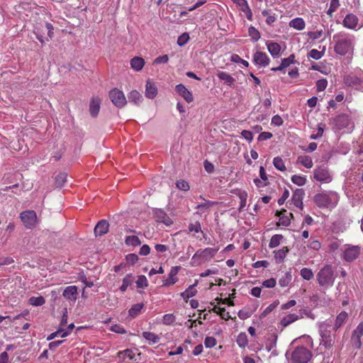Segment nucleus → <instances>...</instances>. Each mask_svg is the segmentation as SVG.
<instances>
[{
    "label": "nucleus",
    "instance_id": "12",
    "mask_svg": "<svg viewBox=\"0 0 363 363\" xmlns=\"http://www.w3.org/2000/svg\"><path fill=\"white\" fill-rule=\"evenodd\" d=\"M252 62L257 66L266 67L269 65L270 59L265 52L257 51L253 55Z\"/></svg>",
    "mask_w": 363,
    "mask_h": 363
},
{
    "label": "nucleus",
    "instance_id": "20",
    "mask_svg": "<svg viewBox=\"0 0 363 363\" xmlns=\"http://www.w3.org/2000/svg\"><path fill=\"white\" fill-rule=\"evenodd\" d=\"M358 18L353 13H349L345 17L342 24L345 28L354 29L358 24Z\"/></svg>",
    "mask_w": 363,
    "mask_h": 363
},
{
    "label": "nucleus",
    "instance_id": "6",
    "mask_svg": "<svg viewBox=\"0 0 363 363\" xmlns=\"http://www.w3.org/2000/svg\"><path fill=\"white\" fill-rule=\"evenodd\" d=\"M347 86L363 91V72L351 73L344 78Z\"/></svg>",
    "mask_w": 363,
    "mask_h": 363
},
{
    "label": "nucleus",
    "instance_id": "30",
    "mask_svg": "<svg viewBox=\"0 0 363 363\" xmlns=\"http://www.w3.org/2000/svg\"><path fill=\"white\" fill-rule=\"evenodd\" d=\"M217 203L213 201H206L203 203H200L196 206V213L197 214H203L206 212L209 208L213 206H215Z\"/></svg>",
    "mask_w": 363,
    "mask_h": 363
},
{
    "label": "nucleus",
    "instance_id": "5",
    "mask_svg": "<svg viewBox=\"0 0 363 363\" xmlns=\"http://www.w3.org/2000/svg\"><path fill=\"white\" fill-rule=\"evenodd\" d=\"M218 251V248L213 247H206L203 250H198L192 256L190 265L191 267H199L209 262L215 257Z\"/></svg>",
    "mask_w": 363,
    "mask_h": 363
},
{
    "label": "nucleus",
    "instance_id": "27",
    "mask_svg": "<svg viewBox=\"0 0 363 363\" xmlns=\"http://www.w3.org/2000/svg\"><path fill=\"white\" fill-rule=\"evenodd\" d=\"M266 45L268 51L273 57H279L281 51V46L279 43L269 41L266 43Z\"/></svg>",
    "mask_w": 363,
    "mask_h": 363
},
{
    "label": "nucleus",
    "instance_id": "62",
    "mask_svg": "<svg viewBox=\"0 0 363 363\" xmlns=\"http://www.w3.org/2000/svg\"><path fill=\"white\" fill-rule=\"evenodd\" d=\"M298 315H303V318L307 317L311 320H314L315 318V314L311 311V310L308 308H303L300 310Z\"/></svg>",
    "mask_w": 363,
    "mask_h": 363
},
{
    "label": "nucleus",
    "instance_id": "39",
    "mask_svg": "<svg viewBox=\"0 0 363 363\" xmlns=\"http://www.w3.org/2000/svg\"><path fill=\"white\" fill-rule=\"evenodd\" d=\"M292 280L291 272H286L279 280V284L281 287L288 286Z\"/></svg>",
    "mask_w": 363,
    "mask_h": 363
},
{
    "label": "nucleus",
    "instance_id": "14",
    "mask_svg": "<svg viewBox=\"0 0 363 363\" xmlns=\"http://www.w3.org/2000/svg\"><path fill=\"white\" fill-rule=\"evenodd\" d=\"M304 196L305 191L303 189H296L294 191L291 197L293 204L300 210H303V199Z\"/></svg>",
    "mask_w": 363,
    "mask_h": 363
},
{
    "label": "nucleus",
    "instance_id": "19",
    "mask_svg": "<svg viewBox=\"0 0 363 363\" xmlns=\"http://www.w3.org/2000/svg\"><path fill=\"white\" fill-rule=\"evenodd\" d=\"M301 318H303V315H298L296 313H290V314H288L287 315L283 317L281 319L279 324L283 328H286V327L289 326V325H291V323H293L296 322V320L301 319Z\"/></svg>",
    "mask_w": 363,
    "mask_h": 363
},
{
    "label": "nucleus",
    "instance_id": "7",
    "mask_svg": "<svg viewBox=\"0 0 363 363\" xmlns=\"http://www.w3.org/2000/svg\"><path fill=\"white\" fill-rule=\"evenodd\" d=\"M311 357V352L303 346L295 348L291 354L292 363H307Z\"/></svg>",
    "mask_w": 363,
    "mask_h": 363
},
{
    "label": "nucleus",
    "instance_id": "33",
    "mask_svg": "<svg viewBox=\"0 0 363 363\" xmlns=\"http://www.w3.org/2000/svg\"><path fill=\"white\" fill-rule=\"evenodd\" d=\"M143 307L144 304L143 303L133 304L128 311L129 316L132 318H135L140 314Z\"/></svg>",
    "mask_w": 363,
    "mask_h": 363
},
{
    "label": "nucleus",
    "instance_id": "2",
    "mask_svg": "<svg viewBox=\"0 0 363 363\" xmlns=\"http://www.w3.org/2000/svg\"><path fill=\"white\" fill-rule=\"evenodd\" d=\"M339 194L333 191H323L317 194L313 197V201L321 208H333L339 202Z\"/></svg>",
    "mask_w": 363,
    "mask_h": 363
},
{
    "label": "nucleus",
    "instance_id": "22",
    "mask_svg": "<svg viewBox=\"0 0 363 363\" xmlns=\"http://www.w3.org/2000/svg\"><path fill=\"white\" fill-rule=\"evenodd\" d=\"M62 296L67 300L75 301L77 298V287L76 286H67L63 291Z\"/></svg>",
    "mask_w": 363,
    "mask_h": 363
},
{
    "label": "nucleus",
    "instance_id": "16",
    "mask_svg": "<svg viewBox=\"0 0 363 363\" xmlns=\"http://www.w3.org/2000/svg\"><path fill=\"white\" fill-rule=\"evenodd\" d=\"M154 216L157 222L162 223L167 226L173 223L172 218L162 209H156L154 211Z\"/></svg>",
    "mask_w": 363,
    "mask_h": 363
},
{
    "label": "nucleus",
    "instance_id": "28",
    "mask_svg": "<svg viewBox=\"0 0 363 363\" xmlns=\"http://www.w3.org/2000/svg\"><path fill=\"white\" fill-rule=\"evenodd\" d=\"M145 63L144 59L140 57H134L130 62L131 68L136 72L142 70Z\"/></svg>",
    "mask_w": 363,
    "mask_h": 363
},
{
    "label": "nucleus",
    "instance_id": "37",
    "mask_svg": "<svg viewBox=\"0 0 363 363\" xmlns=\"http://www.w3.org/2000/svg\"><path fill=\"white\" fill-rule=\"evenodd\" d=\"M298 162L301 164L306 168L310 169L313 167V161L310 156L308 155H301L299 156L297 159Z\"/></svg>",
    "mask_w": 363,
    "mask_h": 363
},
{
    "label": "nucleus",
    "instance_id": "58",
    "mask_svg": "<svg viewBox=\"0 0 363 363\" xmlns=\"http://www.w3.org/2000/svg\"><path fill=\"white\" fill-rule=\"evenodd\" d=\"M236 342L240 347H245L247 345V335L245 333L240 334Z\"/></svg>",
    "mask_w": 363,
    "mask_h": 363
},
{
    "label": "nucleus",
    "instance_id": "43",
    "mask_svg": "<svg viewBox=\"0 0 363 363\" xmlns=\"http://www.w3.org/2000/svg\"><path fill=\"white\" fill-rule=\"evenodd\" d=\"M125 242L129 246H139L141 244V241L138 236L129 235L125 238Z\"/></svg>",
    "mask_w": 363,
    "mask_h": 363
},
{
    "label": "nucleus",
    "instance_id": "56",
    "mask_svg": "<svg viewBox=\"0 0 363 363\" xmlns=\"http://www.w3.org/2000/svg\"><path fill=\"white\" fill-rule=\"evenodd\" d=\"M323 34V29H320V30H316L315 31H309L308 33V36L309 37L310 39L314 40H317V39H319Z\"/></svg>",
    "mask_w": 363,
    "mask_h": 363
},
{
    "label": "nucleus",
    "instance_id": "25",
    "mask_svg": "<svg viewBox=\"0 0 363 363\" xmlns=\"http://www.w3.org/2000/svg\"><path fill=\"white\" fill-rule=\"evenodd\" d=\"M101 99L98 97L92 98L89 104L90 114L93 117H96L100 111Z\"/></svg>",
    "mask_w": 363,
    "mask_h": 363
},
{
    "label": "nucleus",
    "instance_id": "45",
    "mask_svg": "<svg viewBox=\"0 0 363 363\" xmlns=\"http://www.w3.org/2000/svg\"><path fill=\"white\" fill-rule=\"evenodd\" d=\"M273 164L279 171L284 172L286 169L284 162L280 157H275L274 158Z\"/></svg>",
    "mask_w": 363,
    "mask_h": 363
},
{
    "label": "nucleus",
    "instance_id": "44",
    "mask_svg": "<svg viewBox=\"0 0 363 363\" xmlns=\"http://www.w3.org/2000/svg\"><path fill=\"white\" fill-rule=\"evenodd\" d=\"M29 303L33 306H41L45 303L43 296H32L29 298Z\"/></svg>",
    "mask_w": 363,
    "mask_h": 363
},
{
    "label": "nucleus",
    "instance_id": "46",
    "mask_svg": "<svg viewBox=\"0 0 363 363\" xmlns=\"http://www.w3.org/2000/svg\"><path fill=\"white\" fill-rule=\"evenodd\" d=\"M248 34L254 42H257L261 37L259 30L252 26L248 28Z\"/></svg>",
    "mask_w": 363,
    "mask_h": 363
},
{
    "label": "nucleus",
    "instance_id": "41",
    "mask_svg": "<svg viewBox=\"0 0 363 363\" xmlns=\"http://www.w3.org/2000/svg\"><path fill=\"white\" fill-rule=\"evenodd\" d=\"M263 16H266V23L269 26H272L277 20V16L275 13L271 14V11L264 9L262 11Z\"/></svg>",
    "mask_w": 363,
    "mask_h": 363
},
{
    "label": "nucleus",
    "instance_id": "32",
    "mask_svg": "<svg viewBox=\"0 0 363 363\" xmlns=\"http://www.w3.org/2000/svg\"><path fill=\"white\" fill-rule=\"evenodd\" d=\"M289 25L291 28H293L297 30H302L305 28L306 26L304 20L300 17L292 19L289 22Z\"/></svg>",
    "mask_w": 363,
    "mask_h": 363
},
{
    "label": "nucleus",
    "instance_id": "21",
    "mask_svg": "<svg viewBox=\"0 0 363 363\" xmlns=\"http://www.w3.org/2000/svg\"><path fill=\"white\" fill-rule=\"evenodd\" d=\"M109 223L106 220H101L98 222L94 228V233L96 236H102L108 231Z\"/></svg>",
    "mask_w": 363,
    "mask_h": 363
},
{
    "label": "nucleus",
    "instance_id": "17",
    "mask_svg": "<svg viewBox=\"0 0 363 363\" xmlns=\"http://www.w3.org/2000/svg\"><path fill=\"white\" fill-rule=\"evenodd\" d=\"M175 90L187 103H191L194 101L192 93L182 84L177 85Z\"/></svg>",
    "mask_w": 363,
    "mask_h": 363
},
{
    "label": "nucleus",
    "instance_id": "64",
    "mask_svg": "<svg viewBox=\"0 0 363 363\" xmlns=\"http://www.w3.org/2000/svg\"><path fill=\"white\" fill-rule=\"evenodd\" d=\"M308 247L314 250H318L321 247V243L318 240H312L311 239L308 241Z\"/></svg>",
    "mask_w": 363,
    "mask_h": 363
},
{
    "label": "nucleus",
    "instance_id": "34",
    "mask_svg": "<svg viewBox=\"0 0 363 363\" xmlns=\"http://www.w3.org/2000/svg\"><path fill=\"white\" fill-rule=\"evenodd\" d=\"M289 250L288 247H283L281 249L274 251V258L277 263H281L284 261L286 254Z\"/></svg>",
    "mask_w": 363,
    "mask_h": 363
},
{
    "label": "nucleus",
    "instance_id": "3",
    "mask_svg": "<svg viewBox=\"0 0 363 363\" xmlns=\"http://www.w3.org/2000/svg\"><path fill=\"white\" fill-rule=\"evenodd\" d=\"M318 325L321 340L320 345H323L326 348L330 347L334 343V335L332 333L337 330L333 325V320L327 319L319 323Z\"/></svg>",
    "mask_w": 363,
    "mask_h": 363
},
{
    "label": "nucleus",
    "instance_id": "54",
    "mask_svg": "<svg viewBox=\"0 0 363 363\" xmlns=\"http://www.w3.org/2000/svg\"><path fill=\"white\" fill-rule=\"evenodd\" d=\"M277 306V303H273L270 304L269 306H268L264 310V311L260 314L259 318L262 319V318H265L267 315H269L270 313H272L276 308Z\"/></svg>",
    "mask_w": 363,
    "mask_h": 363
},
{
    "label": "nucleus",
    "instance_id": "11",
    "mask_svg": "<svg viewBox=\"0 0 363 363\" xmlns=\"http://www.w3.org/2000/svg\"><path fill=\"white\" fill-rule=\"evenodd\" d=\"M313 177L316 181L321 183H330L333 180V177L326 167H318L314 169Z\"/></svg>",
    "mask_w": 363,
    "mask_h": 363
},
{
    "label": "nucleus",
    "instance_id": "52",
    "mask_svg": "<svg viewBox=\"0 0 363 363\" xmlns=\"http://www.w3.org/2000/svg\"><path fill=\"white\" fill-rule=\"evenodd\" d=\"M189 35L187 33H184L178 37L177 44L179 46L182 47L185 45L189 40Z\"/></svg>",
    "mask_w": 363,
    "mask_h": 363
},
{
    "label": "nucleus",
    "instance_id": "51",
    "mask_svg": "<svg viewBox=\"0 0 363 363\" xmlns=\"http://www.w3.org/2000/svg\"><path fill=\"white\" fill-rule=\"evenodd\" d=\"M135 283L138 288L145 289L148 286L147 279L144 275L138 276Z\"/></svg>",
    "mask_w": 363,
    "mask_h": 363
},
{
    "label": "nucleus",
    "instance_id": "9",
    "mask_svg": "<svg viewBox=\"0 0 363 363\" xmlns=\"http://www.w3.org/2000/svg\"><path fill=\"white\" fill-rule=\"evenodd\" d=\"M19 217L26 228L33 229L36 226L38 218L35 211H24L20 213Z\"/></svg>",
    "mask_w": 363,
    "mask_h": 363
},
{
    "label": "nucleus",
    "instance_id": "18",
    "mask_svg": "<svg viewBox=\"0 0 363 363\" xmlns=\"http://www.w3.org/2000/svg\"><path fill=\"white\" fill-rule=\"evenodd\" d=\"M363 335V323H360L355 330L353 331L352 335V341L357 348H360L362 346L361 337Z\"/></svg>",
    "mask_w": 363,
    "mask_h": 363
},
{
    "label": "nucleus",
    "instance_id": "13",
    "mask_svg": "<svg viewBox=\"0 0 363 363\" xmlns=\"http://www.w3.org/2000/svg\"><path fill=\"white\" fill-rule=\"evenodd\" d=\"M360 253V247L358 246H350L347 247L343 252V258L347 262H352L356 259Z\"/></svg>",
    "mask_w": 363,
    "mask_h": 363
},
{
    "label": "nucleus",
    "instance_id": "63",
    "mask_svg": "<svg viewBox=\"0 0 363 363\" xmlns=\"http://www.w3.org/2000/svg\"><path fill=\"white\" fill-rule=\"evenodd\" d=\"M323 55V52H321V51H319L316 49H312L309 52H308V57H311L314 60H320Z\"/></svg>",
    "mask_w": 363,
    "mask_h": 363
},
{
    "label": "nucleus",
    "instance_id": "53",
    "mask_svg": "<svg viewBox=\"0 0 363 363\" xmlns=\"http://www.w3.org/2000/svg\"><path fill=\"white\" fill-rule=\"evenodd\" d=\"M291 182L298 186H303L306 182V179L300 175H294L291 177Z\"/></svg>",
    "mask_w": 363,
    "mask_h": 363
},
{
    "label": "nucleus",
    "instance_id": "50",
    "mask_svg": "<svg viewBox=\"0 0 363 363\" xmlns=\"http://www.w3.org/2000/svg\"><path fill=\"white\" fill-rule=\"evenodd\" d=\"M176 320V317L172 313H167L163 315L162 323L166 325L173 324Z\"/></svg>",
    "mask_w": 363,
    "mask_h": 363
},
{
    "label": "nucleus",
    "instance_id": "48",
    "mask_svg": "<svg viewBox=\"0 0 363 363\" xmlns=\"http://www.w3.org/2000/svg\"><path fill=\"white\" fill-rule=\"evenodd\" d=\"M300 275L303 279L309 281L313 278V272L311 269L304 267L301 269Z\"/></svg>",
    "mask_w": 363,
    "mask_h": 363
},
{
    "label": "nucleus",
    "instance_id": "55",
    "mask_svg": "<svg viewBox=\"0 0 363 363\" xmlns=\"http://www.w3.org/2000/svg\"><path fill=\"white\" fill-rule=\"evenodd\" d=\"M325 127V124L321 123H318V132H316V134H312L310 138L313 140H316V139L322 137L323 132H324Z\"/></svg>",
    "mask_w": 363,
    "mask_h": 363
},
{
    "label": "nucleus",
    "instance_id": "23",
    "mask_svg": "<svg viewBox=\"0 0 363 363\" xmlns=\"http://www.w3.org/2000/svg\"><path fill=\"white\" fill-rule=\"evenodd\" d=\"M218 79L223 82V83L230 87L234 86L235 79L228 73L223 71H219L217 73Z\"/></svg>",
    "mask_w": 363,
    "mask_h": 363
},
{
    "label": "nucleus",
    "instance_id": "49",
    "mask_svg": "<svg viewBox=\"0 0 363 363\" xmlns=\"http://www.w3.org/2000/svg\"><path fill=\"white\" fill-rule=\"evenodd\" d=\"M67 174L65 172H61L58 174L55 177V185L57 187H62L64 186L67 181Z\"/></svg>",
    "mask_w": 363,
    "mask_h": 363
},
{
    "label": "nucleus",
    "instance_id": "47",
    "mask_svg": "<svg viewBox=\"0 0 363 363\" xmlns=\"http://www.w3.org/2000/svg\"><path fill=\"white\" fill-rule=\"evenodd\" d=\"M283 239V235H273L269 241V248H274L279 245L281 240Z\"/></svg>",
    "mask_w": 363,
    "mask_h": 363
},
{
    "label": "nucleus",
    "instance_id": "8",
    "mask_svg": "<svg viewBox=\"0 0 363 363\" xmlns=\"http://www.w3.org/2000/svg\"><path fill=\"white\" fill-rule=\"evenodd\" d=\"M330 124L337 130H342L344 128L350 129L353 128V123L351 121L350 116L347 114H340L330 121Z\"/></svg>",
    "mask_w": 363,
    "mask_h": 363
},
{
    "label": "nucleus",
    "instance_id": "26",
    "mask_svg": "<svg viewBox=\"0 0 363 363\" xmlns=\"http://www.w3.org/2000/svg\"><path fill=\"white\" fill-rule=\"evenodd\" d=\"M197 284L198 281L196 280L194 284L190 285L184 292L180 294V296L185 300L186 302H187L189 298L193 297L196 294L197 290L195 289V287Z\"/></svg>",
    "mask_w": 363,
    "mask_h": 363
},
{
    "label": "nucleus",
    "instance_id": "31",
    "mask_svg": "<svg viewBox=\"0 0 363 363\" xmlns=\"http://www.w3.org/2000/svg\"><path fill=\"white\" fill-rule=\"evenodd\" d=\"M128 97L129 101L135 105L140 104L143 100V96L137 90L131 91L128 94Z\"/></svg>",
    "mask_w": 363,
    "mask_h": 363
},
{
    "label": "nucleus",
    "instance_id": "60",
    "mask_svg": "<svg viewBox=\"0 0 363 363\" xmlns=\"http://www.w3.org/2000/svg\"><path fill=\"white\" fill-rule=\"evenodd\" d=\"M177 187L182 191H188L190 189L189 183L185 180H179L176 182Z\"/></svg>",
    "mask_w": 363,
    "mask_h": 363
},
{
    "label": "nucleus",
    "instance_id": "24",
    "mask_svg": "<svg viewBox=\"0 0 363 363\" xmlns=\"http://www.w3.org/2000/svg\"><path fill=\"white\" fill-rule=\"evenodd\" d=\"M157 94V89L155 84L150 82V80L147 81L145 86V96L148 99H154Z\"/></svg>",
    "mask_w": 363,
    "mask_h": 363
},
{
    "label": "nucleus",
    "instance_id": "40",
    "mask_svg": "<svg viewBox=\"0 0 363 363\" xmlns=\"http://www.w3.org/2000/svg\"><path fill=\"white\" fill-rule=\"evenodd\" d=\"M142 335L145 340H147V341L152 344H156L159 342L160 340L159 335L151 332H143L142 333Z\"/></svg>",
    "mask_w": 363,
    "mask_h": 363
},
{
    "label": "nucleus",
    "instance_id": "36",
    "mask_svg": "<svg viewBox=\"0 0 363 363\" xmlns=\"http://www.w3.org/2000/svg\"><path fill=\"white\" fill-rule=\"evenodd\" d=\"M348 314L345 311L340 312L336 317L334 327L336 329H338L342 326V325L345 322L347 319Z\"/></svg>",
    "mask_w": 363,
    "mask_h": 363
},
{
    "label": "nucleus",
    "instance_id": "35",
    "mask_svg": "<svg viewBox=\"0 0 363 363\" xmlns=\"http://www.w3.org/2000/svg\"><path fill=\"white\" fill-rule=\"evenodd\" d=\"M236 194L240 199V206L238 208L239 212H241L246 206L247 193L245 191L237 190Z\"/></svg>",
    "mask_w": 363,
    "mask_h": 363
},
{
    "label": "nucleus",
    "instance_id": "61",
    "mask_svg": "<svg viewBox=\"0 0 363 363\" xmlns=\"http://www.w3.org/2000/svg\"><path fill=\"white\" fill-rule=\"evenodd\" d=\"M328 86V81L325 79H318L316 82V89L318 91H324Z\"/></svg>",
    "mask_w": 363,
    "mask_h": 363
},
{
    "label": "nucleus",
    "instance_id": "4",
    "mask_svg": "<svg viewBox=\"0 0 363 363\" xmlns=\"http://www.w3.org/2000/svg\"><path fill=\"white\" fill-rule=\"evenodd\" d=\"M336 276L331 265L327 264L322 267L316 274V280L319 286L327 290L335 283Z\"/></svg>",
    "mask_w": 363,
    "mask_h": 363
},
{
    "label": "nucleus",
    "instance_id": "59",
    "mask_svg": "<svg viewBox=\"0 0 363 363\" xmlns=\"http://www.w3.org/2000/svg\"><path fill=\"white\" fill-rule=\"evenodd\" d=\"M295 61V55L294 54L289 55L286 58H284L281 60V64L285 67H288L291 64H294Z\"/></svg>",
    "mask_w": 363,
    "mask_h": 363
},
{
    "label": "nucleus",
    "instance_id": "57",
    "mask_svg": "<svg viewBox=\"0 0 363 363\" xmlns=\"http://www.w3.org/2000/svg\"><path fill=\"white\" fill-rule=\"evenodd\" d=\"M252 313L253 311L242 309L238 311V315L241 320H245L250 318L252 315Z\"/></svg>",
    "mask_w": 363,
    "mask_h": 363
},
{
    "label": "nucleus",
    "instance_id": "29",
    "mask_svg": "<svg viewBox=\"0 0 363 363\" xmlns=\"http://www.w3.org/2000/svg\"><path fill=\"white\" fill-rule=\"evenodd\" d=\"M286 212V211L284 209L277 212L276 216L279 217V225L287 227L290 225L291 218L288 216L284 215Z\"/></svg>",
    "mask_w": 363,
    "mask_h": 363
},
{
    "label": "nucleus",
    "instance_id": "10",
    "mask_svg": "<svg viewBox=\"0 0 363 363\" xmlns=\"http://www.w3.org/2000/svg\"><path fill=\"white\" fill-rule=\"evenodd\" d=\"M109 98L112 103L120 108L124 107L127 104L123 92L117 88H114L109 91Z\"/></svg>",
    "mask_w": 363,
    "mask_h": 363
},
{
    "label": "nucleus",
    "instance_id": "42",
    "mask_svg": "<svg viewBox=\"0 0 363 363\" xmlns=\"http://www.w3.org/2000/svg\"><path fill=\"white\" fill-rule=\"evenodd\" d=\"M340 6V0H330L329 8L326 11L327 15L332 17Z\"/></svg>",
    "mask_w": 363,
    "mask_h": 363
},
{
    "label": "nucleus",
    "instance_id": "1",
    "mask_svg": "<svg viewBox=\"0 0 363 363\" xmlns=\"http://www.w3.org/2000/svg\"><path fill=\"white\" fill-rule=\"evenodd\" d=\"M335 43L334 50L336 54L345 55L353 52L355 44V38L354 35L339 33L333 35Z\"/></svg>",
    "mask_w": 363,
    "mask_h": 363
},
{
    "label": "nucleus",
    "instance_id": "38",
    "mask_svg": "<svg viewBox=\"0 0 363 363\" xmlns=\"http://www.w3.org/2000/svg\"><path fill=\"white\" fill-rule=\"evenodd\" d=\"M238 7L240 10L242 11L245 14L246 18L249 21H252V12L246 0L242 4H241Z\"/></svg>",
    "mask_w": 363,
    "mask_h": 363
},
{
    "label": "nucleus",
    "instance_id": "15",
    "mask_svg": "<svg viewBox=\"0 0 363 363\" xmlns=\"http://www.w3.org/2000/svg\"><path fill=\"white\" fill-rule=\"evenodd\" d=\"M179 269V266L172 267L169 273L168 278L162 280V286H169L177 283L178 281L177 275Z\"/></svg>",
    "mask_w": 363,
    "mask_h": 363
}]
</instances>
